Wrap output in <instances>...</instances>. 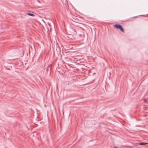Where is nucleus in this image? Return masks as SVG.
<instances>
[{
    "label": "nucleus",
    "mask_w": 148,
    "mask_h": 148,
    "mask_svg": "<svg viewBox=\"0 0 148 148\" xmlns=\"http://www.w3.org/2000/svg\"><path fill=\"white\" fill-rule=\"evenodd\" d=\"M114 27L117 29H118L122 32H124V29L121 25L120 24H116L114 25Z\"/></svg>",
    "instance_id": "obj_1"
},
{
    "label": "nucleus",
    "mask_w": 148,
    "mask_h": 148,
    "mask_svg": "<svg viewBox=\"0 0 148 148\" xmlns=\"http://www.w3.org/2000/svg\"><path fill=\"white\" fill-rule=\"evenodd\" d=\"M71 31L72 32V33L74 34H76V30H75V29H71Z\"/></svg>",
    "instance_id": "obj_2"
},
{
    "label": "nucleus",
    "mask_w": 148,
    "mask_h": 148,
    "mask_svg": "<svg viewBox=\"0 0 148 148\" xmlns=\"http://www.w3.org/2000/svg\"><path fill=\"white\" fill-rule=\"evenodd\" d=\"M27 15L29 16H35V15L33 14H31V13H27Z\"/></svg>",
    "instance_id": "obj_3"
},
{
    "label": "nucleus",
    "mask_w": 148,
    "mask_h": 148,
    "mask_svg": "<svg viewBox=\"0 0 148 148\" xmlns=\"http://www.w3.org/2000/svg\"><path fill=\"white\" fill-rule=\"evenodd\" d=\"M147 143H139V144L140 145H145L146 144H147Z\"/></svg>",
    "instance_id": "obj_4"
},
{
    "label": "nucleus",
    "mask_w": 148,
    "mask_h": 148,
    "mask_svg": "<svg viewBox=\"0 0 148 148\" xmlns=\"http://www.w3.org/2000/svg\"><path fill=\"white\" fill-rule=\"evenodd\" d=\"M144 101H146V99H144Z\"/></svg>",
    "instance_id": "obj_5"
},
{
    "label": "nucleus",
    "mask_w": 148,
    "mask_h": 148,
    "mask_svg": "<svg viewBox=\"0 0 148 148\" xmlns=\"http://www.w3.org/2000/svg\"><path fill=\"white\" fill-rule=\"evenodd\" d=\"M143 132H145V131H144V130H143Z\"/></svg>",
    "instance_id": "obj_6"
},
{
    "label": "nucleus",
    "mask_w": 148,
    "mask_h": 148,
    "mask_svg": "<svg viewBox=\"0 0 148 148\" xmlns=\"http://www.w3.org/2000/svg\"><path fill=\"white\" fill-rule=\"evenodd\" d=\"M48 68H47V71L48 69Z\"/></svg>",
    "instance_id": "obj_7"
},
{
    "label": "nucleus",
    "mask_w": 148,
    "mask_h": 148,
    "mask_svg": "<svg viewBox=\"0 0 148 148\" xmlns=\"http://www.w3.org/2000/svg\"><path fill=\"white\" fill-rule=\"evenodd\" d=\"M129 132H130V133H131L132 132L129 131Z\"/></svg>",
    "instance_id": "obj_8"
}]
</instances>
